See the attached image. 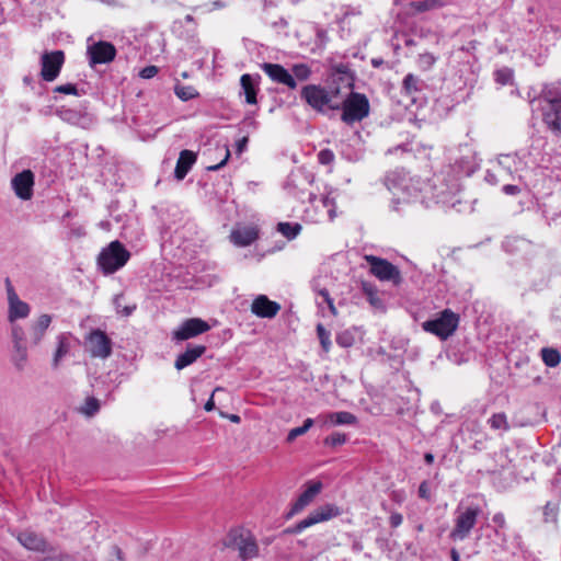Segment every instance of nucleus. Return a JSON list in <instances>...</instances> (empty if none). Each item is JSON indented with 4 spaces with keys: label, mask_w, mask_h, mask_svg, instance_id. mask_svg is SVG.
<instances>
[{
    "label": "nucleus",
    "mask_w": 561,
    "mask_h": 561,
    "mask_svg": "<svg viewBox=\"0 0 561 561\" xmlns=\"http://www.w3.org/2000/svg\"><path fill=\"white\" fill-rule=\"evenodd\" d=\"M386 185L393 195L398 197L392 201V209L399 210V204L421 203L425 207H431L433 203H438V196L432 194L430 183L415 180L404 171H394L386 176Z\"/></svg>",
    "instance_id": "1"
},
{
    "label": "nucleus",
    "mask_w": 561,
    "mask_h": 561,
    "mask_svg": "<svg viewBox=\"0 0 561 561\" xmlns=\"http://www.w3.org/2000/svg\"><path fill=\"white\" fill-rule=\"evenodd\" d=\"M534 114L539 115L547 127L561 133V88L559 83L545 84L541 93L530 100Z\"/></svg>",
    "instance_id": "2"
},
{
    "label": "nucleus",
    "mask_w": 561,
    "mask_h": 561,
    "mask_svg": "<svg viewBox=\"0 0 561 561\" xmlns=\"http://www.w3.org/2000/svg\"><path fill=\"white\" fill-rule=\"evenodd\" d=\"M337 90H328L320 84H308L301 89L300 98L318 113L340 110V104L334 101Z\"/></svg>",
    "instance_id": "3"
},
{
    "label": "nucleus",
    "mask_w": 561,
    "mask_h": 561,
    "mask_svg": "<svg viewBox=\"0 0 561 561\" xmlns=\"http://www.w3.org/2000/svg\"><path fill=\"white\" fill-rule=\"evenodd\" d=\"M129 259L130 252L123 243L115 240L101 250L98 255V266L104 275H110L125 266Z\"/></svg>",
    "instance_id": "4"
},
{
    "label": "nucleus",
    "mask_w": 561,
    "mask_h": 561,
    "mask_svg": "<svg viewBox=\"0 0 561 561\" xmlns=\"http://www.w3.org/2000/svg\"><path fill=\"white\" fill-rule=\"evenodd\" d=\"M480 513L481 508L479 505L459 506L456 511L455 525L449 534V538L454 541L467 539L474 528Z\"/></svg>",
    "instance_id": "5"
},
{
    "label": "nucleus",
    "mask_w": 561,
    "mask_h": 561,
    "mask_svg": "<svg viewBox=\"0 0 561 561\" xmlns=\"http://www.w3.org/2000/svg\"><path fill=\"white\" fill-rule=\"evenodd\" d=\"M459 316L450 309L443 310L437 318L424 321L422 329L425 332L438 336L440 340H447L457 330Z\"/></svg>",
    "instance_id": "6"
},
{
    "label": "nucleus",
    "mask_w": 561,
    "mask_h": 561,
    "mask_svg": "<svg viewBox=\"0 0 561 561\" xmlns=\"http://www.w3.org/2000/svg\"><path fill=\"white\" fill-rule=\"evenodd\" d=\"M342 121L347 125L363 121L369 114V101L366 95L351 92L342 104Z\"/></svg>",
    "instance_id": "7"
},
{
    "label": "nucleus",
    "mask_w": 561,
    "mask_h": 561,
    "mask_svg": "<svg viewBox=\"0 0 561 561\" xmlns=\"http://www.w3.org/2000/svg\"><path fill=\"white\" fill-rule=\"evenodd\" d=\"M450 159L453 161L450 167L459 178L470 176L479 167L477 152L468 144L460 145Z\"/></svg>",
    "instance_id": "8"
},
{
    "label": "nucleus",
    "mask_w": 561,
    "mask_h": 561,
    "mask_svg": "<svg viewBox=\"0 0 561 561\" xmlns=\"http://www.w3.org/2000/svg\"><path fill=\"white\" fill-rule=\"evenodd\" d=\"M225 545L237 550L243 561L256 557L259 552L254 538L241 530H231L226 538Z\"/></svg>",
    "instance_id": "9"
},
{
    "label": "nucleus",
    "mask_w": 561,
    "mask_h": 561,
    "mask_svg": "<svg viewBox=\"0 0 561 561\" xmlns=\"http://www.w3.org/2000/svg\"><path fill=\"white\" fill-rule=\"evenodd\" d=\"M84 346L91 357L106 359L112 355L113 342L104 331L94 329L85 336Z\"/></svg>",
    "instance_id": "10"
},
{
    "label": "nucleus",
    "mask_w": 561,
    "mask_h": 561,
    "mask_svg": "<svg viewBox=\"0 0 561 561\" xmlns=\"http://www.w3.org/2000/svg\"><path fill=\"white\" fill-rule=\"evenodd\" d=\"M366 262L369 265L370 273L382 282H392L393 285H400L402 276L400 270L386 259L375 255H366Z\"/></svg>",
    "instance_id": "11"
},
{
    "label": "nucleus",
    "mask_w": 561,
    "mask_h": 561,
    "mask_svg": "<svg viewBox=\"0 0 561 561\" xmlns=\"http://www.w3.org/2000/svg\"><path fill=\"white\" fill-rule=\"evenodd\" d=\"M340 515V510L333 504H325L318 510L311 512L306 518L298 522L294 527L288 528L286 533L298 534L308 527H311L320 522L329 520Z\"/></svg>",
    "instance_id": "12"
},
{
    "label": "nucleus",
    "mask_w": 561,
    "mask_h": 561,
    "mask_svg": "<svg viewBox=\"0 0 561 561\" xmlns=\"http://www.w3.org/2000/svg\"><path fill=\"white\" fill-rule=\"evenodd\" d=\"M65 62V54L62 50H54L44 53L41 58V77L44 81L51 82L60 73Z\"/></svg>",
    "instance_id": "13"
},
{
    "label": "nucleus",
    "mask_w": 561,
    "mask_h": 561,
    "mask_svg": "<svg viewBox=\"0 0 561 561\" xmlns=\"http://www.w3.org/2000/svg\"><path fill=\"white\" fill-rule=\"evenodd\" d=\"M309 202L318 211V217L314 218L316 221L328 217L330 221H332L336 217V204H335V195L334 191L330 190L329 192L317 196L314 194L309 195Z\"/></svg>",
    "instance_id": "14"
},
{
    "label": "nucleus",
    "mask_w": 561,
    "mask_h": 561,
    "mask_svg": "<svg viewBox=\"0 0 561 561\" xmlns=\"http://www.w3.org/2000/svg\"><path fill=\"white\" fill-rule=\"evenodd\" d=\"M87 55L90 66L107 64L114 60L116 48L110 42L100 41L88 46Z\"/></svg>",
    "instance_id": "15"
},
{
    "label": "nucleus",
    "mask_w": 561,
    "mask_h": 561,
    "mask_svg": "<svg viewBox=\"0 0 561 561\" xmlns=\"http://www.w3.org/2000/svg\"><path fill=\"white\" fill-rule=\"evenodd\" d=\"M210 330V325L201 318H190L181 323V325L173 332V339L178 341H185L203 334Z\"/></svg>",
    "instance_id": "16"
},
{
    "label": "nucleus",
    "mask_w": 561,
    "mask_h": 561,
    "mask_svg": "<svg viewBox=\"0 0 561 561\" xmlns=\"http://www.w3.org/2000/svg\"><path fill=\"white\" fill-rule=\"evenodd\" d=\"M11 186L15 195L23 199L28 201L33 196L34 174L31 170H23L11 180Z\"/></svg>",
    "instance_id": "17"
},
{
    "label": "nucleus",
    "mask_w": 561,
    "mask_h": 561,
    "mask_svg": "<svg viewBox=\"0 0 561 561\" xmlns=\"http://www.w3.org/2000/svg\"><path fill=\"white\" fill-rule=\"evenodd\" d=\"M7 294L9 302V320L13 322L16 319L26 318L30 314L31 308L28 304L19 298L9 279H7Z\"/></svg>",
    "instance_id": "18"
},
{
    "label": "nucleus",
    "mask_w": 561,
    "mask_h": 561,
    "mask_svg": "<svg viewBox=\"0 0 561 561\" xmlns=\"http://www.w3.org/2000/svg\"><path fill=\"white\" fill-rule=\"evenodd\" d=\"M261 68L270 77L272 81L284 84L291 90L297 88V82L294 79L293 75L282 65L263 62L261 65Z\"/></svg>",
    "instance_id": "19"
},
{
    "label": "nucleus",
    "mask_w": 561,
    "mask_h": 561,
    "mask_svg": "<svg viewBox=\"0 0 561 561\" xmlns=\"http://www.w3.org/2000/svg\"><path fill=\"white\" fill-rule=\"evenodd\" d=\"M355 424H357V417L347 411L321 413L317 416V425L320 427Z\"/></svg>",
    "instance_id": "20"
},
{
    "label": "nucleus",
    "mask_w": 561,
    "mask_h": 561,
    "mask_svg": "<svg viewBox=\"0 0 561 561\" xmlns=\"http://www.w3.org/2000/svg\"><path fill=\"white\" fill-rule=\"evenodd\" d=\"M306 489L298 496L296 502L293 504L289 515H295L301 512L306 506H308L314 497L321 492L323 485L321 481L310 480L305 484Z\"/></svg>",
    "instance_id": "21"
},
{
    "label": "nucleus",
    "mask_w": 561,
    "mask_h": 561,
    "mask_svg": "<svg viewBox=\"0 0 561 561\" xmlns=\"http://www.w3.org/2000/svg\"><path fill=\"white\" fill-rule=\"evenodd\" d=\"M280 310V305L268 299L265 295H259L251 304V312L259 318L272 319Z\"/></svg>",
    "instance_id": "22"
},
{
    "label": "nucleus",
    "mask_w": 561,
    "mask_h": 561,
    "mask_svg": "<svg viewBox=\"0 0 561 561\" xmlns=\"http://www.w3.org/2000/svg\"><path fill=\"white\" fill-rule=\"evenodd\" d=\"M16 539L25 549L42 553H44L50 546L42 535L32 530L19 533Z\"/></svg>",
    "instance_id": "23"
},
{
    "label": "nucleus",
    "mask_w": 561,
    "mask_h": 561,
    "mask_svg": "<svg viewBox=\"0 0 561 561\" xmlns=\"http://www.w3.org/2000/svg\"><path fill=\"white\" fill-rule=\"evenodd\" d=\"M259 238V230L253 226L236 228L230 233L231 242L237 247H248Z\"/></svg>",
    "instance_id": "24"
},
{
    "label": "nucleus",
    "mask_w": 561,
    "mask_h": 561,
    "mask_svg": "<svg viewBox=\"0 0 561 561\" xmlns=\"http://www.w3.org/2000/svg\"><path fill=\"white\" fill-rule=\"evenodd\" d=\"M53 318L50 314H41L30 328V339L34 345H38L45 336L47 329L49 328Z\"/></svg>",
    "instance_id": "25"
},
{
    "label": "nucleus",
    "mask_w": 561,
    "mask_h": 561,
    "mask_svg": "<svg viewBox=\"0 0 561 561\" xmlns=\"http://www.w3.org/2000/svg\"><path fill=\"white\" fill-rule=\"evenodd\" d=\"M206 351L204 345H194L187 347L186 351L180 354L174 363V366L178 370H182L183 368L190 366L194 362L197 360Z\"/></svg>",
    "instance_id": "26"
},
{
    "label": "nucleus",
    "mask_w": 561,
    "mask_h": 561,
    "mask_svg": "<svg viewBox=\"0 0 561 561\" xmlns=\"http://www.w3.org/2000/svg\"><path fill=\"white\" fill-rule=\"evenodd\" d=\"M196 161V154L191 150H182L176 161L174 176L176 180H183Z\"/></svg>",
    "instance_id": "27"
},
{
    "label": "nucleus",
    "mask_w": 561,
    "mask_h": 561,
    "mask_svg": "<svg viewBox=\"0 0 561 561\" xmlns=\"http://www.w3.org/2000/svg\"><path fill=\"white\" fill-rule=\"evenodd\" d=\"M542 523L551 526L553 529L558 528V518L560 513V501L558 499L548 501L542 507Z\"/></svg>",
    "instance_id": "28"
},
{
    "label": "nucleus",
    "mask_w": 561,
    "mask_h": 561,
    "mask_svg": "<svg viewBox=\"0 0 561 561\" xmlns=\"http://www.w3.org/2000/svg\"><path fill=\"white\" fill-rule=\"evenodd\" d=\"M240 84L245 96V102L248 104H256L257 87L252 76L249 73L242 75L240 78Z\"/></svg>",
    "instance_id": "29"
},
{
    "label": "nucleus",
    "mask_w": 561,
    "mask_h": 561,
    "mask_svg": "<svg viewBox=\"0 0 561 561\" xmlns=\"http://www.w3.org/2000/svg\"><path fill=\"white\" fill-rule=\"evenodd\" d=\"M57 347L53 357V366L57 368L59 366L60 360L65 357L70 351V341L68 333H60L57 335Z\"/></svg>",
    "instance_id": "30"
},
{
    "label": "nucleus",
    "mask_w": 561,
    "mask_h": 561,
    "mask_svg": "<svg viewBox=\"0 0 561 561\" xmlns=\"http://www.w3.org/2000/svg\"><path fill=\"white\" fill-rule=\"evenodd\" d=\"M422 87H423V81L412 75V73H408L404 79H403V82H402V91L403 93H405L408 96L411 98V100H415V94L421 92L422 90Z\"/></svg>",
    "instance_id": "31"
},
{
    "label": "nucleus",
    "mask_w": 561,
    "mask_h": 561,
    "mask_svg": "<svg viewBox=\"0 0 561 561\" xmlns=\"http://www.w3.org/2000/svg\"><path fill=\"white\" fill-rule=\"evenodd\" d=\"M39 561H75L72 554L61 551L53 546L44 552V557Z\"/></svg>",
    "instance_id": "32"
},
{
    "label": "nucleus",
    "mask_w": 561,
    "mask_h": 561,
    "mask_svg": "<svg viewBox=\"0 0 561 561\" xmlns=\"http://www.w3.org/2000/svg\"><path fill=\"white\" fill-rule=\"evenodd\" d=\"M302 227L298 222H279L277 231H279L288 240L295 239L301 231Z\"/></svg>",
    "instance_id": "33"
},
{
    "label": "nucleus",
    "mask_w": 561,
    "mask_h": 561,
    "mask_svg": "<svg viewBox=\"0 0 561 561\" xmlns=\"http://www.w3.org/2000/svg\"><path fill=\"white\" fill-rule=\"evenodd\" d=\"M492 522L494 523V525L496 526L494 528V534L495 536L501 539V541L504 543L506 542V534H505V529L507 527L506 525V519H505V516L503 513L499 512L496 514L493 515L492 517Z\"/></svg>",
    "instance_id": "34"
},
{
    "label": "nucleus",
    "mask_w": 561,
    "mask_h": 561,
    "mask_svg": "<svg viewBox=\"0 0 561 561\" xmlns=\"http://www.w3.org/2000/svg\"><path fill=\"white\" fill-rule=\"evenodd\" d=\"M540 353H541L542 362L548 367H556L559 365V363L561 360V354L559 353L558 350L550 348V347H543Z\"/></svg>",
    "instance_id": "35"
},
{
    "label": "nucleus",
    "mask_w": 561,
    "mask_h": 561,
    "mask_svg": "<svg viewBox=\"0 0 561 561\" xmlns=\"http://www.w3.org/2000/svg\"><path fill=\"white\" fill-rule=\"evenodd\" d=\"M174 93L182 101H190L198 96V92L195 88L180 83L174 85Z\"/></svg>",
    "instance_id": "36"
},
{
    "label": "nucleus",
    "mask_w": 561,
    "mask_h": 561,
    "mask_svg": "<svg viewBox=\"0 0 561 561\" xmlns=\"http://www.w3.org/2000/svg\"><path fill=\"white\" fill-rule=\"evenodd\" d=\"M488 424L490 425L491 428L493 430H503V431H508L510 428V425H508V422H507V417H506V414L503 413V412H500V413H494L489 420H488Z\"/></svg>",
    "instance_id": "37"
},
{
    "label": "nucleus",
    "mask_w": 561,
    "mask_h": 561,
    "mask_svg": "<svg viewBox=\"0 0 561 561\" xmlns=\"http://www.w3.org/2000/svg\"><path fill=\"white\" fill-rule=\"evenodd\" d=\"M531 244L524 238L520 237H508L503 242L505 251H513L514 249L530 248Z\"/></svg>",
    "instance_id": "38"
},
{
    "label": "nucleus",
    "mask_w": 561,
    "mask_h": 561,
    "mask_svg": "<svg viewBox=\"0 0 561 561\" xmlns=\"http://www.w3.org/2000/svg\"><path fill=\"white\" fill-rule=\"evenodd\" d=\"M290 73L293 75L296 81H306L311 76V69L306 64H296L293 66Z\"/></svg>",
    "instance_id": "39"
},
{
    "label": "nucleus",
    "mask_w": 561,
    "mask_h": 561,
    "mask_svg": "<svg viewBox=\"0 0 561 561\" xmlns=\"http://www.w3.org/2000/svg\"><path fill=\"white\" fill-rule=\"evenodd\" d=\"M411 5L416 12H426L440 8L443 3L439 0H422L412 2Z\"/></svg>",
    "instance_id": "40"
},
{
    "label": "nucleus",
    "mask_w": 561,
    "mask_h": 561,
    "mask_svg": "<svg viewBox=\"0 0 561 561\" xmlns=\"http://www.w3.org/2000/svg\"><path fill=\"white\" fill-rule=\"evenodd\" d=\"M123 299H124V297L122 295L115 296L114 301H113L115 310L117 313H119L124 317H129L136 310L137 306L135 304L124 306L122 304Z\"/></svg>",
    "instance_id": "41"
},
{
    "label": "nucleus",
    "mask_w": 561,
    "mask_h": 561,
    "mask_svg": "<svg viewBox=\"0 0 561 561\" xmlns=\"http://www.w3.org/2000/svg\"><path fill=\"white\" fill-rule=\"evenodd\" d=\"M347 442V436L344 433L334 432L323 439V445L327 447H336L344 445Z\"/></svg>",
    "instance_id": "42"
},
{
    "label": "nucleus",
    "mask_w": 561,
    "mask_h": 561,
    "mask_svg": "<svg viewBox=\"0 0 561 561\" xmlns=\"http://www.w3.org/2000/svg\"><path fill=\"white\" fill-rule=\"evenodd\" d=\"M436 60L437 57L432 53L420 54L417 57V66L420 69L427 71L435 65Z\"/></svg>",
    "instance_id": "43"
},
{
    "label": "nucleus",
    "mask_w": 561,
    "mask_h": 561,
    "mask_svg": "<svg viewBox=\"0 0 561 561\" xmlns=\"http://www.w3.org/2000/svg\"><path fill=\"white\" fill-rule=\"evenodd\" d=\"M99 409H100L99 400L91 397L85 400V402L81 407L80 411L82 414H84L87 416H92L99 411Z\"/></svg>",
    "instance_id": "44"
},
{
    "label": "nucleus",
    "mask_w": 561,
    "mask_h": 561,
    "mask_svg": "<svg viewBox=\"0 0 561 561\" xmlns=\"http://www.w3.org/2000/svg\"><path fill=\"white\" fill-rule=\"evenodd\" d=\"M58 115L62 121H66L71 124H77L80 119V113L76 110L61 107L58 110Z\"/></svg>",
    "instance_id": "45"
},
{
    "label": "nucleus",
    "mask_w": 561,
    "mask_h": 561,
    "mask_svg": "<svg viewBox=\"0 0 561 561\" xmlns=\"http://www.w3.org/2000/svg\"><path fill=\"white\" fill-rule=\"evenodd\" d=\"M15 351H16V355L14 356L15 366L19 369H22L26 362V358H27L26 348L19 341H16L15 342Z\"/></svg>",
    "instance_id": "46"
},
{
    "label": "nucleus",
    "mask_w": 561,
    "mask_h": 561,
    "mask_svg": "<svg viewBox=\"0 0 561 561\" xmlns=\"http://www.w3.org/2000/svg\"><path fill=\"white\" fill-rule=\"evenodd\" d=\"M513 79V71L508 68H502L495 71V81L500 84H508Z\"/></svg>",
    "instance_id": "47"
},
{
    "label": "nucleus",
    "mask_w": 561,
    "mask_h": 561,
    "mask_svg": "<svg viewBox=\"0 0 561 561\" xmlns=\"http://www.w3.org/2000/svg\"><path fill=\"white\" fill-rule=\"evenodd\" d=\"M317 334L320 340L321 346L325 352H328L331 346L330 333L323 328V325L318 324Z\"/></svg>",
    "instance_id": "48"
},
{
    "label": "nucleus",
    "mask_w": 561,
    "mask_h": 561,
    "mask_svg": "<svg viewBox=\"0 0 561 561\" xmlns=\"http://www.w3.org/2000/svg\"><path fill=\"white\" fill-rule=\"evenodd\" d=\"M354 342V335L348 331H343L336 335V343L342 347H351Z\"/></svg>",
    "instance_id": "49"
},
{
    "label": "nucleus",
    "mask_w": 561,
    "mask_h": 561,
    "mask_svg": "<svg viewBox=\"0 0 561 561\" xmlns=\"http://www.w3.org/2000/svg\"><path fill=\"white\" fill-rule=\"evenodd\" d=\"M320 298H321V300H320L321 305L325 304L328 306L331 314L336 317L337 316V310H336V308L334 306V301L331 298L330 293H329L328 289H321L320 290Z\"/></svg>",
    "instance_id": "50"
},
{
    "label": "nucleus",
    "mask_w": 561,
    "mask_h": 561,
    "mask_svg": "<svg viewBox=\"0 0 561 561\" xmlns=\"http://www.w3.org/2000/svg\"><path fill=\"white\" fill-rule=\"evenodd\" d=\"M318 161L323 165L331 164L334 161L333 151L330 149L320 150L318 153Z\"/></svg>",
    "instance_id": "51"
},
{
    "label": "nucleus",
    "mask_w": 561,
    "mask_h": 561,
    "mask_svg": "<svg viewBox=\"0 0 561 561\" xmlns=\"http://www.w3.org/2000/svg\"><path fill=\"white\" fill-rule=\"evenodd\" d=\"M221 151L224 153V157L221 159V161L217 164H214V165H208L207 167V170L208 171H218L219 169H221L224 165L227 164L229 158H230V151H229V148L227 146H225L224 148H221Z\"/></svg>",
    "instance_id": "52"
},
{
    "label": "nucleus",
    "mask_w": 561,
    "mask_h": 561,
    "mask_svg": "<svg viewBox=\"0 0 561 561\" xmlns=\"http://www.w3.org/2000/svg\"><path fill=\"white\" fill-rule=\"evenodd\" d=\"M417 494H419V497H421L422 500L431 501L432 496H431L430 485H428L427 481H422L420 483Z\"/></svg>",
    "instance_id": "53"
},
{
    "label": "nucleus",
    "mask_w": 561,
    "mask_h": 561,
    "mask_svg": "<svg viewBox=\"0 0 561 561\" xmlns=\"http://www.w3.org/2000/svg\"><path fill=\"white\" fill-rule=\"evenodd\" d=\"M55 92L62 93V94H75V95H77L78 94V89H77V87L75 84L67 83V84L57 85L55 88Z\"/></svg>",
    "instance_id": "54"
},
{
    "label": "nucleus",
    "mask_w": 561,
    "mask_h": 561,
    "mask_svg": "<svg viewBox=\"0 0 561 561\" xmlns=\"http://www.w3.org/2000/svg\"><path fill=\"white\" fill-rule=\"evenodd\" d=\"M157 73H158V67H156V66H147V67L141 69V71L139 72V76L142 79H151Z\"/></svg>",
    "instance_id": "55"
},
{
    "label": "nucleus",
    "mask_w": 561,
    "mask_h": 561,
    "mask_svg": "<svg viewBox=\"0 0 561 561\" xmlns=\"http://www.w3.org/2000/svg\"><path fill=\"white\" fill-rule=\"evenodd\" d=\"M305 434H306V430H304L301 426L291 428L288 432L286 440H287V443H293L297 437L305 435Z\"/></svg>",
    "instance_id": "56"
},
{
    "label": "nucleus",
    "mask_w": 561,
    "mask_h": 561,
    "mask_svg": "<svg viewBox=\"0 0 561 561\" xmlns=\"http://www.w3.org/2000/svg\"><path fill=\"white\" fill-rule=\"evenodd\" d=\"M110 556V561H125L123 551L117 546H112Z\"/></svg>",
    "instance_id": "57"
},
{
    "label": "nucleus",
    "mask_w": 561,
    "mask_h": 561,
    "mask_svg": "<svg viewBox=\"0 0 561 561\" xmlns=\"http://www.w3.org/2000/svg\"><path fill=\"white\" fill-rule=\"evenodd\" d=\"M320 278H314L312 282H311V287H312V290L317 294V297H316V301L318 304L319 307H321V302H320V290L321 289H327L325 287L321 286L320 284Z\"/></svg>",
    "instance_id": "58"
},
{
    "label": "nucleus",
    "mask_w": 561,
    "mask_h": 561,
    "mask_svg": "<svg viewBox=\"0 0 561 561\" xmlns=\"http://www.w3.org/2000/svg\"><path fill=\"white\" fill-rule=\"evenodd\" d=\"M226 7V3L221 0H215L210 3L204 4L202 8L205 9V11L210 12L213 10H219L224 9Z\"/></svg>",
    "instance_id": "59"
},
{
    "label": "nucleus",
    "mask_w": 561,
    "mask_h": 561,
    "mask_svg": "<svg viewBox=\"0 0 561 561\" xmlns=\"http://www.w3.org/2000/svg\"><path fill=\"white\" fill-rule=\"evenodd\" d=\"M403 522V516L400 513H392L389 517V524L392 528L399 527Z\"/></svg>",
    "instance_id": "60"
},
{
    "label": "nucleus",
    "mask_w": 561,
    "mask_h": 561,
    "mask_svg": "<svg viewBox=\"0 0 561 561\" xmlns=\"http://www.w3.org/2000/svg\"><path fill=\"white\" fill-rule=\"evenodd\" d=\"M502 191L506 195H517L520 193L522 188L518 185L506 184L502 187Z\"/></svg>",
    "instance_id": "61"
},
{
    "label": "nucleus",
    "mask_w": 561,
    "mask_h": 561,
    "mask_svg": "<svg viewBox=\"0 0 561 561\" xmlns=\"http://www.w3.org/2000/svg\"><path fill=\"white\" fill-rule=\"evenodd\" d=\"M248 141H249V139H248L247 136L242 137L241 139H239L237 141L236 146H237V152L239 154L242 153L245 150Z\"/></svg>",
    "instance_id": "62"
},
{
    "label": "nucleus",
    "mask_w": 561,
    "mask_h": 561,
    "mask_svg": "<svg viewBox=\"0 0 561 561\" xmlns=\"http://www.w3.org/2000/svg\"><path fill=\"white\" fill-rule=\"evenodd\" d=\"M314 424H317V417L316 419L308 417L304 421V424L301 425V427L304 430H306V433H307Z\"/></svg>",
    "instance_id": "63"
},
{
    "label": "nucleus",
    "mask_w": 561,
    "mask_h": 561,
    "mask_svg": "<svg viewBox=\"0 0 561 561\" xmlns=\"http://www.w3.org/2000/svg\"><path fill=\"white\" fill-rule=\"evenodd\" d=\"M13 339H14V343L16 341H19L22 344L23 331L20 327L13 328Z\"/></svg>",
    "instance_id": "64"
}]
</instances>
